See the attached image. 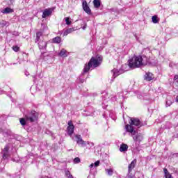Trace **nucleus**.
I'll use <instances>...</instances> for the list:
<instances>
[{
    "instance_id": "nucleus-18",
    "label": "nucleus",
    "mask_w": 178,
    "mask_h": 178,
    "mask_svg": "<svg viewBox=\"0 0 178 178\" xmlns=\"http://www.w3.org/2000/svg\"><path fill=\"white\" fill-rule=\"evenodd\" d=\"M172 102H173V98L170 97H168L167 98V101L165 102V106H170V105H172Z\"/></svg>"
},
{
    "instance_id": "nucleus-36",
    "label": "nucleus",
    "mask_w": 178,
    "mask_h": 178,
    "mask_svg": "<svg viewBox=\"0 0 178 178\" xmlns=\"http://www.w3.org/2000/svg\"><path fill=\"white\" fill-rule=\"evenodd\" d=\"M83 30H86V29H87V24H85V26H83L82 27Z\"/></svg>"
},
{
    "instance_id": "nucleus-28",
    "label": "nucleus",
    "mask_w": 178,
    "mask_h": 178,
    "mask_svg": "<svg viewBox=\"0 0 178 178\" xmlns=\"http://www.w3.org/2000/svg\"><path fill=\"white\" fill-rule=\"evenodd\" d=\"M65 22L67 26H70V24H72V21H70L69 17H65Z\"/></svg>"
},
{
    "instance_id": "nucleus-21",
    "label": "nucleus",
    "mask_w": 178,
    "mask_h": 178,
    "mask_svg": "<svg viewBox=\"0 0 178 178\" xmlns=\"http://www.w3.org/2000/svg\"><path fill=\"white\" fill-rule=\"evenodd\" d=\"M152 22L154 24H156V23H159V18H158V16L154 15L152 17Z\"/></svg>"
},
{
    "instance_id": "nucleus-1",
    "label": "nucleus",
    "mask_w": 178,
    "mask_h": 178,
    "mask_svg": "<svg viewBox=\"0 0 178 178\" xmlns=\"http://www.w3.org/2000/svg\"><path fill=\"white\" fill-rule=\"evenodd\" d=\"M148 63H149V58L145 56H134L129 60V66L131 69L141 67V66H146Z\"/></svg>"
},
{
    "instance_id": "nucleus-40",
    "label": "nucleus",
    "mask_w": 178,
    "mask_h": 178,
    "mask_svg": "<svg viewBox=\"0 0 178 178\" xmlns=\"http://www.w3.org/2000/svg\"><path fill=\"white\" fill-rule=\"evenodd\" d=\"M87 144H90V142H87Z\"/></svg>"
},
{
    "instance_id": "nucleus-35",
    "label": "nucleus",
    "mask_w": 178,
    "mask_h": 178,
    "mask_svg": "<svg viewBox=\"0 0 178 178\" xmlns=\"http://www.w3.org/2000/svg\"><path fill=\"white\" fill-rule=\"evenodd\" d=\"M128 178H134V175H131L130 173H129Z\"/></svg>"
},
{
    "instance_id": "nucleus-32",
    "label": "nucleus",
    "mask_w": 178,
    "mask_h": 178,
    "mask_svg": "<svg viewBox=\"0 0 178 178\" xmlns=\"http://www.w3.org/2000/svg\"><path fill=\"white\" fill-rule=\"evenodd\" d=\"M165 178H173V177H172V175L170 174H165Z\"/></svg>"
},
{
    "instance_id": "nucleus-30",
    "label": "nucleus",
    "mask_w": 178,
    "mask_h": 178,
    "mask_svg": "<svg viewBox=\"0 0 178 178\" xmlns=\"http://www.w3.org/2000/svg\"><path fill=\"white\" fill-rule=\"evenodd\" d=\"M74 163H80V158L76 157L74 159Z\"/></svg>"
},
{
    "instance_id": "nucleus-14",
    "label": "nucleus",
    "mask_w": 178,
    "mask_h": 178,
    "mask_svg": "<svg viewBox=\"0 0 178 178\" xmlns=\"http://www.w3.org/2000/svg\"><path fill=\"white\" fill-rule=\"evenodd\" d=\"M47 42H45V41H40V42H39V44H38V45H39V49H47Z\"/></svg>"
},
{
    "instance_id": "nucleus-4",
    "label": "nucleus",
    "mask_w": 178,
    "mask_h": 178,
    "mask_svg": "<svg viewBox=\"0 0 178 178\" xmlns=\"http://www.w3.org/2000/svg\"><path fill=\"white\" fill-rule=\"evenodd\" d=\"M25 118L28 122H35L38 119V113L35 111H32L25 115Z\"/></svg>"
},
{
    "instance_id": "nucleus-41",
    "label": "nucleus",
    "mask_w": 178,
    "mask_h": 178,
    "mask_svg": "<svg viewBox=\"0 0 178 178\" xmlns=\"http://www.w3.org/2000/svg\"><path fill=\"white\" fill-rule=\"evenodd\" d=\"M91 144H92V145H94V143H92Z\"/></svg>"
},
{
    "instance_id": "nucleus-9",
    "label": "nucleus",
    "mask_w": 178,
    "mask_h": 178,
    "mask_svg": "<svg viewBox=\"0 0 178 178\" xmlns=\"http://www.w3.org/2000/svg\"><path fill=\"white\" fill-rule=\"evenodd\" d=\"M137 163V160L134 159L128 166V172L130 173L134 168H136V164Z\"/></svg>"
},
{
    "instance_id": "nucleus-22",
    "label": "nucleus",
    "mask_w": 178,
    "mask_h": 178,
    "mask_svg": "<svg viewBox=\"0 0 178 178\" xmlns=\"http://www.w3.org/2000/svg\"><path fill=\"white\" fill-rule=\"evenodd\" d=\"M93 5L95 8H99L101 6V1L99 0H94Z\"/></svg>"
},
{
    "instance_id": "nucleus-25",
    "label": "nucleus",
    "mask_w": 178,
    "mask_h": 178,
    "mask_svg": "<svg viewBox=\"0 0 178 178\" xmlns=\"http://www.w3.org/2000/svg\"><path fill=\"white\" fill-rule=\"evenodd\" d=\"M106 172L108 176H112V175H113V169L112 168L106 169Z\"/></svg>"
},
{
    "instance_id": "nucleus-2",
    "label": "nucleus",
    "mask_w": 178,
    "mask_h": 178,
    "mask_svg": "<svg viewBox=\"0 0 178 178\" xmlns=\"http://www.w3.org/2000/svg\"><path fill=\"white\" fill-rule=\"evenodd\" d=\"M101 63H102V56L97 55L95 57H92L88 63L85 65L82 74L88 73V72L90 71V69H95V67H98V66H100Z\"/></svg>"
},
{
    "instance_id": "nucleus-5",
    "label": "nucleus",
    "mask_w": 178,
    "mask_h": 178,
    "mask_svg": "<svg viewBox=\"0 0 178 178\" xmlns=\"http://www.w3.org/2000/svg\"><path fill=\"white\" fill-rule=\"evenodd\" d=\"M76 142L78 144V145H80L81 147H86V141L83 140V138L81 137V135L76 134L75 135Z\"/></svg>"
},
{
    "instance_id": "nucleus-33",
    "label": "nucleus",
    "mask_w": 178,
    "mask_h": 178,
    "mask_svg": "<svg viewBox=\"0 0 178 178\" xmlns=\"http://www.w3.org/2000/svg\"><path fill=\"white\" fill-rule=\"evenodd\" d=\"M70 126H74L73 122L72 121L68 122V127H70Z\"/></svg>"
},
{
    "instance_id": "nucleus-13",
    "label": "nucleus",
    "mask_w": 178,
    "mask_h": 178,
    "mask_svg": "<svg viewBox=\"0 0 178 178\" xmlns=\"http://www.w3.org/2000/svg\"><path fill=\"white\" fill-rule=\"evenodd\" d=\"M129 149V146L127 145L122 143L120 147V152H126Z\"/></svg>"
},
{
    "instance_id": "nucleus-7",
    "label": "nucleus",
    "mask_w": 178,
    "mask_h": 178,
    "mask_svg": "<svg viewBox=\"0 0 178 178\" xmlns=\"http://www.w3.org/2000/svg\"><path fill=\"white\" fill-rule=\"evenodd\" d=\"M53 11H54V10H52L51 8L45 9L43 11V13L42 15V19H45V18L48 17V16H51V15H52Z\"/></svg>"
},
{
    "instance_id": "nucleus-34",
    "label": "nucleus",
    "mask_w": 178,
    "mask_h": 178,
    "mask_svg": "<svg viewBox=\"0 0 178 178\" xmlns=\"http://www.w3.org/2000/svg\"><path fill=\"white\" fill-rule=\"evenodd\" d=\"M164 173H165V176H166V175H169V172H168V170L164 169Z\"/></svg>"
},
{
    "instance_id": "nucleus-20",
    "label": "nucleus",
    "mask_w": 178,
    "mask_h": 178,
    "mask_svg": "<svg viewBox=\"0 0 178 178\" xmlns=\"http://www.w3.org/2000/svg\"><path fill=\"white\" fill-rule=\"evenodd\" d=\"M2 13L6 14V13H12V12H13V10L10 8H6L4 10H3Z\"/></svg>"
},
{
    "instance_id": "nucleus-16",
    "label": "nucleus",
    "mask_w": 178,
    "mask_h": 178,
    "mask_svg": "<svg viewBox=\"0 0 178 178\" xmlns=\"http://www.w3.org/2000/svg\"><path fill=\"white\" fill-rule=\"evenodd\" d=\"M59 56H62L63 58H66L67 56V51L65 49H63L59 53Z\"/></svg>"
},
{
    "instance_id": "nucleus-8",
    "label": "nucleus",
    "mask_w": 178,
    "mask_h": 178,
    "mask_svg": "<svg viewBox=\"0 0 178 178\" xmlns=\"http://www.w3.org/2000/svg\"><path fill=\"white\" fill-rule=\"evenodd\" d=\"M111 72L113 73V79H111V81H113L114 79H116L118 76H120V74H122V73H123V71L116 69H113Z\"/></svg>"
},
{
    "instance_id": "nucleus-10",
    "label": "nucleus",
    "mask_w": 178,
    "mask_h": 178,
    "mask_svg": "<svg viewBox=\"0 0 178 178\" xmlns=\"http://www.w3.org/2000/svg\"><path fill=\"white\" fill-rule=\"evenodd\" d=\"M145 79L147 81H151V80H154V74L151 72H147L145 75Z\"/></svg>"
},
{
    "instance_id": "nucleus-6",
    "label": "nucleus",
    "mask_w": 178,
    "mask_h": 178,
    "mask_svg": "<svg viewBox=\"0 0 178 178\" xmlns=\"http://www.w3.org/2000/svg\"><path fill=\"white\" fill-rule=\"evenodd\" d=\"M82 7L86 13H87L88 15H91V9L88 6V4L87 3V1L86 0L82 1Z\"/></svg>"
},
{
    "instance_id": "nucleus-24",
    "label": "nucleus",
    "mask_w": 178,
    "mask_h": 178,
    "mask_svg": "<svg viewBox=\"0 0 178 178\" xmlns=\"http://www.w3.org/2000/svg\"><path fill=\"white\" fill-rule=\"evenodd\" d=\"M19 122L22 124V126H26V122H28L27 119H26V117L24 118L19 119Z\"/></svg>"
},
{
    "instance_id": "nucleus-29",
    "label": "nucleus",
    "mask_w": 178,
    "mask_h": 178,
    "mask_svg": "<svg viewBox=\"0 0 178 178\" xmlns=\"http://www.w3.org/2000/svg\"><path fill=\"white\" fill-rule=\"evenodd\" d=\"M65 175L68 178H73V175L70 174V172L69 170L65 171Z\"/></svg>"
},
{
    "instance_id": "nucleus-39",
    "label": "nucleus",
    "mask_w": 178,
    "mask_h": 178,
    "mask_svg": "<svg viewBox=\"0 0 178 178\" xmlns=\"http://www.w3.org/2000/svg\"><path fill=\"white\" fill-rule=\"evenodd\" d=\"M81 83H84V80L81 81Z\"/></svg>"
},
{
    "instance_id": "nucleus-12",
    "label": "nucleus",
    "mask_w": 178,
    "mask_h": 178,
    "mask_svg": "<svg viewBox=\"0 0 178 178\" xmlns=\"http://www.w3.org/2000/svg\"><path fill=\"white\" fill-rule=\"evenodd\" d=\"M9 151V146L8 145H6L3 152H2V154H3V159H6V158H8V152Z\"/></svg>"
},
{
    "instance_id": "nucleus-19",
    "label": "nucleus",
    "mask_w": 178,
    "mask_h": 178,
    "mask_svg": "<svg viewBox=\"0 0 178 178\" xmlns=\"http://www.w3.org/2000/svg\"><path fill=\"white\" fill-rule=\"evenodd\" d=\"M52 41L54 44H60V41H62V38H60V37L59 36H57L53 38Z\"/></svg>"
},
{
    "instance_id": "nucleus-3",
    "label": "nucleus",
    "mask_w": 178,
    "mask_h": 178,
    "mask_svg": "<svg viewBox=\"0 0 178 178\" xmlns=\"http://www.w3.org/2000/svg\"><path fill=\"white\" fill-rule=\"evenodd\" d=\"M133 126H136L137 127H141V122L138 118H131V122L129 124H127L125 126V129L128 133H130L131 137L133 136H136V130H134V127Z\"/></svg>"
},
{
    "instance_id": "nucleus-15",
    "label": "nucleus",
    "mask_w": 178,
    "mask_h": 178,
    "mask_svg": "<svg viewBox=\"0 0 178 178\" xmlns=\"http://www.w3.org/2000/svg\"><path fill=\"white\" fill-rule=\"evenodd\" d=\"M73 31H74V28H70L67 29V30L65 31L64 33H63V36H66L68 34H70L72 33H73Z\"/></svg>"
},
{
    "instance_id": "nucleus-38",
    "label": "nucleus",
    "mask_w": 178,
    "mask_h": 178,
    "mask_svg": "<svg viewBox=\"0 0 178 178\" xmlns=\"http://www.w3.org/2000/svg\"><path fill=\"white\" fill-rule=\"evenodd\" d=\"M89 168H94V163H92L89 165Z\"/></svg>"
},
{
    "instance_id": "nucleus-27",
    "label": "nucleus",
    "mask_w": 178,
    "mask_h": 178,
    "mask_svg": "<svg viewBox=\"0 0 178 178\" xmlns=\"http://www.w3.org/2000/svg\"><path fill=\"white\" fill-rule=\"evenodd\" d=\"M12 49H13V51H15V52H19V51L20 50V47L18 46H13Z\"/></svg>"
},
{
    "instance_id": "nucleus-17",
    "label": "nucleus",
    "mask_w": 178,
    "mask_h": 178,
    "mask_svg": "<svg viewBox=\"0 0 178 178\" xmlns=\"http://www.w3.org/2000/svg\"><path fill=\"white\" fill-rule=\"evenodd\" d=\"M67 133L69 136H72L74 133V126L67 127Z\"/></svg>"
},
{
    "instance_id": "nucleus-26",
    "label": "nucleus",
    "mask_w": 178,
    "mask_h": 178,
    "mask_svg": "<svg viewBox=\"0 0 178 178\" xmlns=\"http://www.w3.org/2000/svg\"><path fill=\"white\" fill-rule=\"evenodd\" d=\"M0 26L1 27H5V26H9V23L8 22H6V21H1L0 22Z\"/></svg>"
},
{
    "instance_id": "nucleus-37",
    "label": "nucleus",
    "mask_w": 178,
    "mask_h": 178,
    "mask_svg": "<svg viewBox=\"0 0 178 178\" xmlns=\"http://www.w3.org/2000/svg\"><path fill=\"white\" fill-rule=\"evenodd\" d=\"M25 76H30V73L29 72L26 71Z\"/></svg>"
},
{
    "instance_id": "nucleus-11",
    "label": "nucleus",
    "mask_w": 178,
    "mask_h": 178,
    "mask_svg": "<svg viewBox=\"0 0 178 178\" xmlns=\"http://www.w3.org/2000/svg\"><path fill=\"white\" fill-rule=\"evenodd\" d=\"M134 138V141H138V143L143 141V134H138L136 136H132Z\"/></svg>"
},
{
    "instance_id": "nucleus-31",
    "label": "nucleus",
    "mask_w": 178,
    "mask_h": 178,
    "mask_svg": "<svg viewBox=\"0 0 178 178\" xmlns=\"http://www.w3.org/2000/svg\"><path fill=\"white\" fill-rule=\"evenodd\" d=\"M99 163H100L99 161H97L96 162H95L94 163L95 167L98 168V166H99Z\"/></svg>"
},
{
    "instance_id": "nucleus-23",
    "label": "nucleus",
    "mask_w": 178,
    "mask_h": 178,
    "mask_svg": "<svg viewBox=\"0 0 178 178\" xmlns=\"http://www.w3.org/2000/svg\"><path fill=\"white\" fill-rule=\"evenodd\" d=\"M41 35H42V32H38L36 33L35 42H38V41H40V38H41Z\"/></svg>"
}]
</instances>
